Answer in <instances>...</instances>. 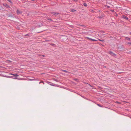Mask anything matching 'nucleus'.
Instances as JSON below:
<instances>
[{
    "mask_svg": "<svg viewBox=\"0 0 131 131\" xmlns=\"http://www.w3.org/2000/svg\"><path fill=\"white\" fill-rule=\"evenodd\" d=\"M3 6H4L5 7L7 8H10V6L7 4L6 3H4L3 4Z\"/></svg>",
    "mask_w": 131,
    "mask_h": 131,
    "instance_id": "1",
    "label": "nucleus"
},
{
    "mask_svg": "<svg viewBox=\"0 0 131 131\" xmlns=\"http://www.w3.org/2000/svg\"><path fill=\"white\" fill-rule=\"evenodd\" d=\"M22 13V11H20L18 9L17 11V14L18 15H19V14H21Z\"/></svg>",
    "mask_w": 131,
    "mask_h": 131,
    "instance_id": "2",
    "label": "nucleus"
},
{
    "mask_svg": "<svg viewBox=\"0 0 131 131\" xmlns=\"http://www.w3.org/2000/svg\"><path fill=\"white\" fill-rule=\"evenodd\" d=\"M122 17L123 18L127 20H128V17L125 15H123L122 16Z\"/></svg>",
    "mask_w": 131,
    "mask_h": 131,
    "instance_id": "3",
    "label": "nucleus"
},
{
    "mask_svg": "<svg viewBox=\"0 0 131 131\" xmlns=\"http://www.w3.org/2000/svg\"><path fill=\"white\" fill-rule=\"evenodd\" d=\"M109 53L112 56H114V55H116L115 54V53H113V52H112V51H109Z\"/></svg>",
    "mask_w": 131,
    "mask_h": 131,
    "instance_id": "4",
    "label": "nucleus"
},
{
    "mask_svg": "<svg viewBox=\"0 0 131 131\" xmlns=\"http://www.w3.org/2000/svg\"><path fill=\"white\" fill-rule=\"evenodd\" d=\"M51 13L56 16L58 14V13H55L53 12H51Z\"/></svg>",
    "mask_w": 131,
    "mask_h": 131,
    "instance_id": "5",
    "label": "nucleus"
},
{
    "mask_svg": "<svg viewBox=\"0 0 131 131\" xmlns=\"http://www.w3.org/2000/svg\"><path fill=\"white\" fill-rule=\"evenodd\" d=\"M9 74L13 75L15 77H17L19 76L17 74H13L12 73H10Z\"/></svg>",
    "mask_w": 131,
    "mask_h": 131,
    "instance_id": "6",
    "label": "nucleus"
},
{
    "mask_svg": "<svg viewBox=\"0 0 131 131\" xmlns=\"http://www.w3.org/2000/svg\"><path fill=\"white\" fill-rule=\"evenodd\" d=\"M48 82L49 83H50V82ZM52 84V83H50V84L48 83L50 85L52 86H56L57 85H56L55 84L54 85V84Z\"/></svg>",
    "mask_w": 131,
    "mask_h": 131,
    "instance_id": "7",
    "label": "nucleus"
},
{
    "mask_svg": "<svg viewBox=\"0 0 131 131\" xmlns=\"http://www.w3.org/2000/svg\"><path fill=\"white\" fill-rule=\"evenodd\" d=\"M71 11L72 12H74L76 11V10L75 9H71Z\"/></svg>",
    "mask_w": 131,
    "mask_h": 131,
    "instance_id": "8",
    "label": "nucleus"
},
{
    "mask_svg": "<svg viewBox=\"0 0 131 131\" xmlns=\"http://www.w3.org/2000/svg\"><path fill=\"white\" fill-rule=\"evenodd\" d=\"M97 105L99 106L100 107H104L103 106H102L100 104H97Z\"/></svg>",
    "mask_w": 131,
    "mask_h": 131,
    "instance_id": "9",
    "label": "nucleus"
},
{
    "mask_svg": "<svg viewBox=\"0 0 131 131\" xmlns=\"http://www.w3.org/2000/svg\"><path fill=\"white\" fill-rule=\"evenodd\" d=\"M62 71H63V72H66V73H69V72H68V71L66 70H62Z\"/></svg>",
    "mask_w": 131,
    "mask_h": 131,
    "instance_id": "10",
    "label": "nucleus"
},
{
    "mask_svg": "<svg viewBox=\"0 0 131 131\" xmlns=\"http://www.w3.org/2000/svg\"><path fill=\"white\" fill-rule=\"evenodd\" d=\"M126 38L128 40H129L130 39V38L128 37H126Z\"/></svg>",
    "mask_w": 131,
    "mask_h": 131,
    "instance_id": "11",
    "label": "nucleus"
},
{
    "mask_svg": "<svg viewBox=\"0 0 131 131\" xmlns=\"http://www.w3.org/2000/svg\"><path fill=\"white\" fill-rule=\"evenodd\" d=\"M47 20H50V21H53V20L52 19H50L49 18H47Z\"/></svg>",
    "mask_w": 131,
    "mask_h": 131,
    "instance_id": "12",
    "label": "nucleus"
},
{
    "mask_svg": "<svg viewBox=\"0 0 131 131\" xmlns=\"http://www.w3.org/2000/svg\"><path fill=\"white\" fill-rule=\"evenodd\" d=\"M98 39L99 41H101L102 42H103L104 41V40L103 39L101 40L99 39Z\"/></svg>",
    "mask_w": 131,
    "mask_h": 131,
    "instance_id": "13",
    "label": "nucleus"
},
{
    "mask_svg": "<svg viewBox=\"0 0 131 131\" xmlns=\"http://www.w3.org/2000/svg\"><path fill=\"white\" fill-rule=\"evenodd\" d=\"M30 35V34H27L25 35H24V36H29Z\"/></svg>",
    "mask_w": 131,
    "mask_h": 131,
    "instance_id": "14",
    "label": "nucleus"
},
{
    "mask_svg": "<svg viewBox=\"0 0 131 131\" xmlns=\"http://www.w3.org/2000/svg\"><path fill=\"white\" fill-rule=\"evenodd\" d=\"M83 5L85 6H87V4L86 3H84L83 4Z\"/></svg>",
    "mask_w": 131,
    "mask_h": 131,
    "instance_id": "15",
    "label": "nucleus"
},
{
    "mask_svg": "<svg viewBox=\"0 0 131 131\" xmlns=\"http://www.w3.org/2000/svg\"><path fill=\"white\" fill-rule=\"evenodd\" d=\"M9 2H10V3L12 4V2L10 1V0H7Z\"/></svg>",
    "mask_w": 131,
    "mask_h": 131,
    "instance_id": "16",
    "label": "nucleus"
},
{
    "mask_svg": "<svg viewBox=\"0 0 131 131\" xmlns=\"http://www.w3.org/2000/svg\"><path fill=\"white\" fill-rule=\"evenodd\" d=\"M54 80L57 82H59V80L57 79H54Z\"/></svg>",
    "mask_w": 131,
    "mask_h": 131,
    "instance_id": "17",
    "label": "nucleus"
},
{
    "mask_svg": "<svg viewBox=\"0 0 131 131\" xmlns=\"http://www.w3.org/2000/svg\"><path fill=\"white\" fill-rule=\"evenodd\" d=\"M87 38L90 40H91V39H92L89 37H87Z\"/></svg>",
    "mask_w": 131,
    "mask_h": 131,
    "instance_id": "18",
    "label": "nucleus"
},
{
    "mask_svg": "<svg viewBox=\"0 0 131 131\" xmlns=\"http://www.w3.org/2000/svg\"><path fill=\"white\" fill-rule=\"evenodd\" d=\"M7 78H12V76H8L7 77Z\"/></svg>",
    "mask_w": 131,
    "mask_h": 131,
    "instance_id": "19",
    "label": "nucleus"
},
{
    "mask_svg": "<svg viewBox=\"0 0 131 131\" xmlns=\"http://www.w3.org/2000/svg\"><path fill=\"white\" fill-rule=\"evenodd\" d=\"M91 40H92V41H97L96 40L93 39H91Z\"/></svg>",
    "mask_w": 131,
    "mask_h": 131,
    "instance_id": "20",
    "label": "nucleus"
},
{
    "mask_svg": "<svg viewBox=\"0 0 131 131\" xmlns=\"http://www.w3.org/2000/svg\"><path fill=\"white\" fill-rule=\"evenodd\" d=\"M43 82V81H41V82H39V84H40V83H42Z\"/></svg>",
    "mask_w": 131,
    "mask_h": 131,
    "instance_id": "21",
    "label": "nucleus"
},
{
    "mask_svg": "<svg viewBox=\"0 0 131 131\" xmlns=\"http://www.w3.org/2000/svg\"><path fill=\"white\" fill-rule=\"evenodd\" d=\"M128 44H130L131 45V42H128Z\"/></svg>",
    "mask_w": 131,
    "mask_h": 131,
    "instance_id": "22",
    "label": "nucleus"
},
{
    "mask_svg": "<svg viewBox=\"0 0 131 131\" xmlns=\"http://www.w3.org/2000/svg\"><path fill=\"white\" fill-rule=\"evenodd\" d=\"M52 45L53 46H56V45L54 44H53Z\"/></svg>",
    "mask_w": 131,
    "mask_h": 131,
    "instance_id": "23",
    "label": "nucleus"
},
{
    "mask_svg": "<svg viewBox=\"0 0 131 131\" xmlns=\"http://www.w3.org/2000/svg\"><path fill=\"white\" fill-rule=\"evenodd\" d=\"M14 79H17L18 78H14Z\"/></svg>",
    "mask_w": 131,
    "mask_h": 131,
    "instance_id": "24",
    "label": "nucleus"
},
{
    "mask_svg": "<svg viewBox=\"0 0 131 131\" xmlns=\"http://www.w3.org/2000/svg\"><path fill=\"white\" fill-rule=\"evenodd\" d=\"M42 83H43V84H44V82H43Z\"/></svg>",
    "mask_w": 131,
    "mask_h": 131,
    "instance_id": "25",
    "label": "nucleus"
},
{
    "mask_svg": "<svg viewBox=\"0 0 131 131\" xmlns=\"http://www.w3.org/2000/svg\"><path fill=\"white\" fill-rule=\"evenodd\" d=\"M42 56H43V57H44V55H42Z\"/></svg>",
    "mask_w": 131,
    "mask_h": 131,
    "instance_id": "26",
    "label": "nucleus"
},
{
    "mask_svg": "<svg viewBox=\"0 0 131 131\" xmlns=\"http://www.w3.org/2000/svg\"><path fill=\"white\" fill-rule=\"evenodd\" d=\"M117 103H119L118 102H117Z\"/></svg>",
    "mask_w": 131,
    "mask_h": 131,
    "instance_id": "27",
    "label": "nucleus"
},
{
    "mask_svg": "<svg viewBox=\"0 0 131 131\" xmlns=\"http://www.w3.org/2000/svg\"><path fill=\"white\" fill-rule=\"evenodd\" d=\"M130 35H131V32H130Z\"/></svg>",
    "mask_w": 131,
    "mask_h": 131,
    "instance_id": "28",
    "label": "nucleus"
},
{
    "mask_svg": "<svg viewBox=\"0 0 131 131\" xmlns=\"http://www.w3.org/2000/svg\"><path fill=\"white\" fill-rule=\"evenodd\" d=\"M130 118L131 119V117H130Z\"/></svg>",
    "mask_w": 131,
    "mask_h": 131,
    "instance_id": "29",
    "label": "nucleus"
}]
</instances>
